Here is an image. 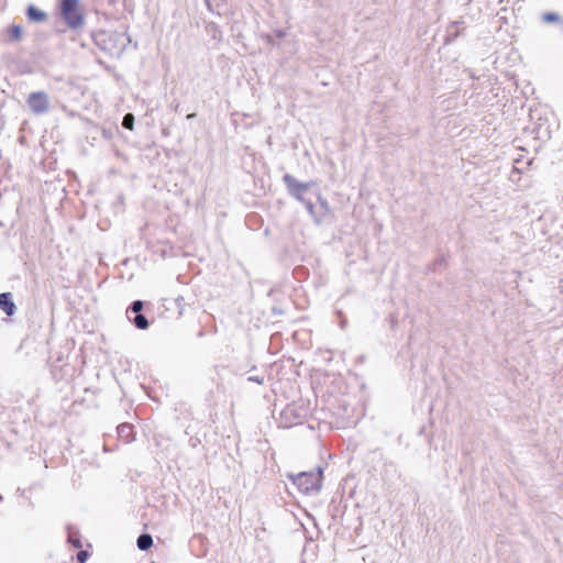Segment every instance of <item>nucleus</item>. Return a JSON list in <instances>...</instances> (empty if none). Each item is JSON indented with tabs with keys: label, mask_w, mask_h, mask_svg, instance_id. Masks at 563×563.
I'll list each match as a JSON object with an SVG mask.
<instances>
[{
	"label": "nucleus",
	"mask_w": 563,
	"mask_h": 563,
	"mask_svg": "<svg viewBox=\"0 0 563 563\" xmlns=\"http://www.w3.org/2000/svg\"><path fill=\"white\" fill-rule=\"evenodd\" d=\"M319 199H320V201H321L322 207L327 208V207H328L327 201L322 200L321 198H319Z\"/></svg>",
	"instance_id": "nucleus-23"
},
{
	"label": "nucleus",
	"mask_w": 563,
	"mask_h": 563,
	"mask_svg": "<svg viewBox=\"0 0 563 563\" xmlns=\"http://www.w3.org/2000/svg\"><path fill=\"white\" fill-rule=\"evenodd\" d=\"M0 225H2V223L0 222Z\"/></svg>",
	"instance_id": "nucleus-25"
},
{
	"label": "nucleus",
	"mask_w": 563,
	"mask_h": 563,
	"mask_svg": "<svg viewBox=\"0 0 563 563\" xmlns=\"http://www.w3.org/2000/svg\"><path fill=\"white\" fill-rule=\"evenodd\" d=\"M284 35H285V33H284L283 31H278V32H277V36H278V37H283Z\"/></svg>",
	"instance_id": "nucleus-24"
},
{
	"label": "nucleus",
	"mask_w": 563,
	"mask_h": 563,
	"mask_svg": "<svg viewBox=\"0 0 563 563\" xmlns=\"http://www.w3.org/2000/svg\"><path fill=\"white\" fill-rule=\"evenodd\" d=\"M26 103L34 114H43L49 109V98L44 91L31 92Z\"/></svg>",
	"instance_id": "nucleus-4"
},
{
	"label": "nucleus",
	"mask_w": 563,
	"mask_h": 563,
	"mask_svg": "<svg viewBox=\"0 0 563 563\" xmlns=\"http://www.w3.org/2000/svg\"><path fill=\"white\" fill-rule=\"evenodd\" d=\"M107 37L109 42L114 43V46L112 48L104 47V49H108L110 53H112L113 49H115L117 52H121L125 47V34L112 32L107 34Z\"/></svg>",
	"instance_id": "nucleus-6"
},
{
	"label": "nucleus",
	"mask_w": 563,
	"mask_h": 563,
	"mask_svg": "<svg viewBox=\"0 0 563 563\" xmlns=\"http://www.w3.org/2000/svg\"><path fill=\"white\" fill-rule=\"evenodd\" d=\"M0 309L9 317L14 314L16 307L10 292L0 294Z\"/></svg>",
	"instance_id": "nucleus-5"
},
{
	"label": "nucleus",
	"mask_w": 563,
	"mask_h": 563,
	"mask_svg": "<svg viewBox=\"0 0 563 563\" xmlns=\"http://www.w3.org/2000/svg\"><path fill=\"white\" fill-rule=\"evenodd\" d=\"M128 319L140 330H145L150 325L147 318L142 312L135 313L134 317L130 316Z\"/></svg>",
	"instance_id": "nucleus-9"
},
{
	"label": "nucleus",
	"mask_w": 563,
	"mask_h": 563,
	"mask_svg": "<svg viewBox=\"0 0 563 563\" xmlns=\"http://www.w3.org/2000/svg\"><path fill=\"white\" fill-rule=\"evenodd\" d=\"M346 325V320L345 319H342L341 320V328L344 329Z\"/></svg>",
	"instance_id": "nucleus-22"
},
{
	"label": "nucleus",
	"mask_w": 563,
	"mask_h": 563,
	"mask_svg": "<svg viewBox=\"0 0 563 563\" xmlns=\"http://www.w3.org/2000/svg\"><path fill=\"white\" fill-rule=\"evenodd\" d=\"M198 443H199V439H197V438H190L189 439V445L191 448H196Z\"/></svg>",
	"instance_id": "nucleus-21"
},
{
	"label": "nucleus",
	"mask_w": 563,
	"mask_h": 563,
	"mask_svg": "<svg viewBox=\"0 0 563 563\" xmlns=\"http://www.w3.org/2000/svg\"><path fill=\"white\" fill-rule=\"evenodd\" d=\"M68 542L76 549L82 547L78 532H74L70 529L68 531Z\"/></svg>",
	"instance_id": "nucleus-13"
},
{
	"label": "nucleus",
	"mask_w": 563,
	"mask_h": 563,
	"mask_svg": "<svg viewBox=\"0 0 563 563\" xmlns=\"http://www.w3.org/2000/svg\"><path fill=\"white\" fill-rule=\"evenodd\" d=\"M88 559V552L87 551H79L77 554V560L79 563H85Z\"/></svg>",
	"instance_id": "nucleus-18"
},
{
	"label": "nucleus",
	"mask_w": 563,
	"mask_h": 563,
	"mask_svg": "<svg viewBox=\"0 0 563 563\" xmlns=\"http://www.w3.org/2000/svg\"><path fill=\"white\" fill-rule=\"evenodd\" d=\"M22 37V27L20 25H13L10 30V38L12 41H20Z\"/></svg>",
	"instance_id": "nucleus-14"
},
{
	"label": "nucleus",
	"mask_w": 563,
	"mask_h": 563,
	"mask_svg": "<svg viewBox=\"0 0 563 563\" xmlns=\"http://www.w3.org/2000/svg\"><path fill=\"white\" fill-rule=\"evenodd\" d=\"M118 437L124 443H130L134 440V430L133 426L130 423H121L117 428Z\"/></svg>",
	"instance_id": "nucleus-7"
},
{
	"label": "nucleus",
	"mask_w": 563,
	"mask_h": 563,
	"mask_svg": "<svg viewBox=\"0 0 563 563\" xmlns=\"http://www.w3.org/2000/svg\"><path fill=\"white\" fill-rule=\"evenodd\" d=\"M460 35V31L456 29H453L451 26L448 27V35L445 37V43H452L457 36Z\"/></svg>",
	"instance_id": "nucleus-16"
},
{
	"label": "nucleus",
	"mask_w": 563,
	"mask_h": 563,
	"mask_svg": "<svg viewBox=\"0 0 563 563\" xmlns=\"http://www.w3.org/2000/svg\"><path fill=\"white\" fill-rule=\"evenodd\" d=\"M144 308V302L142 300H134L126 309V317L135 313H141Z\"/></svg>",
	"instance_id": "nucleus-11"
},
{
	"label": "nucleus",
	"mask_w": 563,
	"mask_h": 563,
	"mask_svg": "<svg viewBox=\"0 0 563 563\" xmlns=\"http://www.w3.org/2000/svg\"><path fill=\"white\" fill-rule=\"evenodd\" d=\"M60 14L71 29H78L84 24V16L78 10V0H60Z\"/></svg>",
	"instance_id": "nucleus-2"
},
{
	"label": "nucleus",
	"mask_w": 563,
	"mask_h": 563,
	"mask_svg": "<svg viewBox=\"0 0 563 563\" xmlns=\"http://www.w3.org/2000/svg\"><path fill=\"white\" fill-rule=\"evenodd\" d=\"M287 477L305 495L318 494L321 489L322 468L318 467L314 472H301L298 474H288Z\"/></svg>",
	"instance_id": "nucleus-1"
},
{
	"label": "nucleus",
	"mask_w": 563,
	"mask_h": 563,
	"mask_svg": "<svg viewBox=\"0 0 563 563\" xmlns=\"http://www.w3.org/2000/svg\"><path fill=\"white\" fill-rule=\"evenodd\" d=\"M464 21H454L450 24L451 27L456 29L460 31V29H463Z\"/></svg>",
	"instance_id": "nucleus-19"
},
{
	"label": "nucleus",
	"mask_w": 563,
	"mask_h": 563,
	"mask_svg": "<svg viewBox=\"0 0 563 563\" xmlns=\"http://www.w3.org/2000/svg\"><path fill=\"white\" fill-rule=\"evenodd\" d=\"M283 181L288 190V192L294 197L296 198L297 200H299L300 202H302L305 200L303 198V195L305 192L312 186L314 185L313 181H308V183H300L292 175L290 174H285L284 177H283Z\"/></svg>",
	"instance_id": "nucleus-3"
},
{
	"label": "nucleus",
	"mask_w": 563,
	"mask_h": 563,
	"mask_svg": "<svg viewBox=\"0 0 563 563\" xmlns=\"http://www.w3.org/2000/svg\"><path fill=\"white\" fill-rule=\"evenodd\" d=\"M302 203L305 205L307 211L309 212L310 216H314V207H313V203L310 201V200H303Z\"/></svg>",
	"instance_id": "nucleus-17"
},
{
	"label": "nucleus",
	"mask_w": 563,
	"mask_h": 563,
	"mask_svg": "<svg viewBox=\"0 0 563 563\" xmlns=\"http://www.w3.org/2000/svg\"><path fill=\"white\" fill-rule=\"evenodd\" d=\"M136 545L140 550L146 551L153 545V538L148 533H142L136 540Z\"/></svg>",
	"instance_id": "nucleus-10"
},
{
	"label": "nucleus",
	"mask_w": 563,
	"mask_h": 563,
	"mask_svg": "<svg viewBox=\"0 0 563 563\" xmlns=\"http://www.w3.org/2000/svg\"><path fill=\"white\" fill-rule=\"evenodd\" d=\"M122 125L128 130H132L134 125V115L132 113H126L123 117Z\"/></svg>",
	"instance_id": "nucleus-15"
},
{
	"label": "nucleus",
	"mask_w": 563,
	"mask_h": 563,
	"mask_svg": "<svg viewBox=\"0 0 563 563\" xmlns=\"http://www.w3.org/2000/svg\"><path fill=\"white\" fill-rule=\"evenodd\" d=\"M542 21L545 23H552V22L560 23L563 20L561 18V15L555 12H545L542 14Z\"/></svg>",
	"instance_id": "nucleus-12"
},
{
	"label": "nucleus",
	"mask_w": 563,
	"mask_h": 563,
	"mask_svg": "<svg viewBox=\"0 0 563 563\" xmlns=\"http://www.w3.org/2000/svg\"><path fill=\"white\" fill-rule=\"evenodd\" d=\"M250 382H255L260 385H262L264 383V378L263 377H260V376H250L247 378Z\"/></svg>",
	"instance_id": "nucleus-20"
},
{
	"label": "nucleus",
	"mask_w": 563,
	"mask_h": 563,
	"mask_svg": "<svg viewBox=\"0 0 563 563\" xmlns=\"http://www.w3.org/2000/svg\"><path fill=\"white\" fill-rule=\"evenodd\" d=\"M26 16L32 22H43L47 19V14L34 5L27 7Z\"/></svg>",
	"instance_id": "nucleus-8"
}]
</instances>
